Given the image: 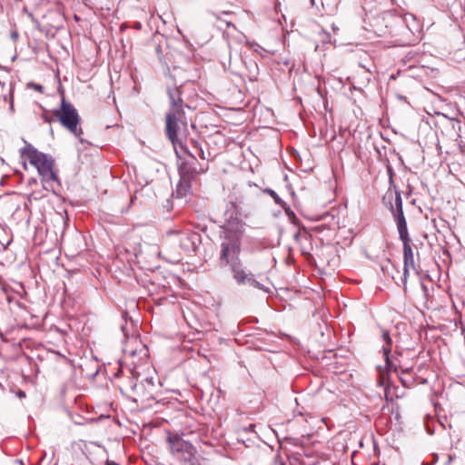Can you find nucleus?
<instances>
[{
    "mask_svg": "<svg viewBox=\"0 0 465 465\" xmlns=\"http://www.w3.org/2000/svg\"><path fill=\"white\" fill-rule=\"evenodd\" d=\"M226 226L220 244V266H228L233 281L239 286H250L265 291L263 284L256 275L249 271L240 258L242 251V234L244 223L241 220L240 206L236 202H230L225 212Z\"/></svg>",
    "mask_w": 465,
    "mask_h": 465,
    "instance_id": "obj_1",
    "label": "nucleus"
},
{
    "mask_svg": "<svg viewBox=\"0 0 465 465\" xmlns=\"http://www.w3.org/2000/svg\"><path fill=\"white\" fill-rule=\"evenodd\" d=\"M181 87L168 89L170 107L165 114V134L173 145L178 157H181L180 153L187 152V148L183 142V134L187 131L188 126L184 108H190L183 104L181 97Z\"/></svg>",
    "mask_w": 465,
    "mask_h": 465,
    "instance_id": "obj_2",
    "label": "nucleus"
},
{
    "mask_svg": "<svg viewBox=\"0 0 465 465\" xmlns=\"http://www.w3.org/2000/svg\"><path fill=\"white\" fill-rule=\"evenodd\" d=\"M382 203L391 212L397 224L400 239L402 242L404 268L401 282L405 287L410 270L416 271V268L411 240L408 232L407 222L402 210L401 192L389 189L382 197Z\"/></svg>",
    "mask_w": 465,
    "mask_h": 465,
    "instance_id": "obj_3",
    "label": "nucleus"
},
{
    "mask_svg": "<svg viewBox=\"0 0 465 465\" xmlns=\"http://www.w3.org/2000/svg\"><path fill=\"white\" fill-rule=\"evenodd\" d=\"M24 142L25 146L19 151L21 158L28 160L36 168L44 189L56 193L61 188V183L54 170V159L51 155L38 151L26 141Z\"/></svg>",
    "mask_w": 465,
    "mask_h": 465,
    "instance_id": "obj_4",
    "label": "nucleus"
},
{
    "mask_svg": "<svg viewBox=\"0 0 465 465\" xmlns=\"http://www.w3.org/2000/svg\"><path fill=\"white\" fill-rule=\"evenodd\" d=\"M58 92L61 95V103L59 108L53 110V115L63 127L80 138L79 142L82 147L77 149L78 159L82 163H84V161L87 159V153H85L84 140L80 137L83 134V129L80 125L81 118L74 106L65 99L64 90L59 88Z\"/></svg>",
    "mask_w": 465,
    "mask_h": 465,
    "instance_id": "obj_5",
    "label": "nucleus"
},
{
    "mask_svg": "<svg viewBox=\"0 0 465 465\" xmlns=\"http://www.w3.org/2000/svg\"><path fill=\"white\" fill-rule=\"evenodd\" d=\"M166 242L173 245H178L183 252H193L201 242V236L192 231H175L168 233Z\"/></svg>",
    "mask_w": 465,
    "mask_h": 465,
    "instance_id": "obj_6",
    "label": "nucleus"
},
{
    "mask_svg": "<svg viewBox=\"0 0 465 465\" xmlns=\"http://www.w3.org/2000/svg\"><path fill=\"white\" fill-rule=\"evenodd\" d=\"M166 441L171 453L178 457L193 447L190 441L183 440V436L177 432L168 431Z\"/></svg>",
    "mask_w": 465,
    "mask_h": 465,
    "instance_id": "obj_7",
    "label": "nucleus"
},
{
    "mask_svg": "<svg viewBox=\"0 0 465 465\" xmlns=\"http://www.w3.org/2000/svg\"><path fill=\"white\" fill-rule=\"evenodd\" d=\"M185 153L189 154L191 160H185L180 163L178 168L180 177L193 180L197 174L205 173L206 169H198L195 166L196 156L194 154L188 151Z\"/></svg>",
    "mask_w": 465,
    "mask_h": 465,
    "instance_id": "obj_8",
    "label": "nucleus"
},
{
    "mask_svg": "<svg viewBox=\"0 0 465 465\" xmlns=\"http://www.w3.org/2000/svg\"><path fill=\"white\" fill-rule=\"evenodd\" d=\"M123 351L125 356L131 358H134L139 355L142 359L147 356V350L145 346L138 340L137 337H132L130 341L124 344Z\"/></svg>",
    "mask_w": 465,
    "mask_h": 465,
    "instance_id": "obj_9",
    "label": "nucleus"
},
{
    "mask_svg": "<svg viewBox=\"0 0 465 465\" xmlns=\"http://www.w3.org/2000/svg\"><path fill=\"white\" fill-rule=\"evenodd\" d=\"M87 412V404L84 403V395H78L74 401V407L70 413L72 420L77 425H84L86 418L84 413Z\"/></svg>",
    "mask_w": 465,
    "mask_h": 465,
    "instance_id": "obj_10",
    "label": "nucleus"
},
{
    "mask_svg": "<svg viewBox=\"0 0 465 465\" xmlns=\"http://www.w3.org/2000/svg\"><path fill=\"white\" fill-rule=\"evenodd\" d=\"M381 338L384 341V345L382 346V351L385 358V362L389 370H394L398 371V366L395 365L391 360L390 353L391 351L392 340L391 338L390 332L386 330H381Z\"/></svg>",
    "mask_w": 465,
    "mask_h": 465,
    "instance_id": "obj_11",
    "label": "nucleus"
},
{
    "mask_svg": "<svg viewBox=\"0 0 465 465\" xmlns=\"http://www.w3.org/2000/svg\"><path fill=\"white\" fill-rule=\"evenodd\" d=\"M92 358L94 361H95L94 366V373L93 374L94 377H102L104 381H106V377L104 372H102V368L104 364V361L107 359L105 353L104 351H98L93 348H90Z\"/></svg>",
    "mask_w": 465,
    "mask_h": 465,
    "instance_id": "obj_12",
    "label": "nucleus"
},
{
    "mask_svg": "<svg viewBox=\"0 0 465 465\" xmlns=\"http://www.w3.org/2000/svg\"><path fill=\"white\" fill-rule=\"evenodd\" d=\"M183 465H202L197 458V450L193 446L189 450L179 456Z\"/></svg>",
    "mask_w": 465,
    "mask_h": 465,
    "instance_id": "obj_13",
    "label": "nucleus"
},
{
    "mask_svg": "<svg viewBox=\"0 0 465 465\" xmlns=\"http://www.w3.org/2000/svg\"><path fill=\"white\" fill-rule=\"evenodd\" d=\"M44 21L45 22L46 25L55 29L62 27L63 24V18L61 15L56 12H52L45 15Z\"/></svg>",
    "mask_w": 465,
    "mask_h": 465,
    "instance_id": "obj_14",
    "label": "nucleus"
},
{
    "mask_svg": "<svg viewBox=\"0 0 465 465\" xmlns=\"http://www.w3.org/2000/svg\"><path fill=\"white\" fill-rule=\"evenodd\" d=\"M172 56L173 58V64L174 68H183L184 65L190 63L189 55H185L180 51H173Z\"/></svg>",
    "mask_w": 465,
    "mask_h": 465,
    "instance_id": "obj_15",
    "label": "nucleus"
},
{
    "mask_svg": "<svg viewBox=\"0 0 465 465\" xmlns=\"http://www.w3.org/2000/svg\"><path fill=\"white\" fill-rule=\"evenodd\" d=\"M192 181L190 179H185L180 177V181L177 184L176 193L178 197L186 196L192 188Z\"/></svg>",
    "mask_w": 465,
    "mask_h": 465,
    "instance_id": "obj_16",
    "label": "nucleus"
},
{
    "mask_svg": "<svg viewBox=\"0 0 465 465\" xmlns=\"http://www.w3.org/2000/svg\"><path fill=\"white\" fill-rule=\"evenodd\" d=\"M411 368L402 369L400 375L401 382L406 388H409L415 383L414 378L411 376Z\"/></svg>",
    "mask_w": 465,
    "mask_h": 465,
    "instance_id": "obj_17",
    "label": "nucleus"
},
{
    "mask_svg": "<svg viewBox=\"0 0 465 465\" xmlns=\"http://www.w3.org/2000/svg\"><path fill=\"white\" fill-rule=\"evenodd\" d=\"M392 371H395L393 369L389 370L387 366H386V371H384V370L380 371L379 378L377 381L379 386L387 387L389 385V381H390L389 372Z\"/></svg>",
    "mask_w": 465,
    "mask_h": 465,
    "instance_id": "obj_18",
    "label": "nucleus"
},
{
    "mask_svg": "<svg viewBox=\"0 0 465 465\" xmlns=\"http://www.w3.org/2000/svg\"><path fill=\"white\" fill-rule=\"evenodd\" d=\"M264 193H267L268 195H270L274 200L276 204H278L280 206H283L284 205L285 203L279 197L277 193L275 191H273L272 189L266 188L264 190Z\"/></svg>",
    "mask_w": 465,
    "mask_h": 465,
    "instance_id": "obj_19",
    "label": "nucleus"
},
{
    "mask_svg": "<svg viewBox=\"0 0 465 465\" xmlns=\"http://www.w3.org/2000/svg\"><path fill=\"white\" fill-rule=\"evenodd\" d=\"M192 143L193 145V148L196 150V154H194V155L204 160L206 158L205 154H204V151L200 146V144L196 141H193V140H192Z\"/></svg>",
    "mask_w": 465,
    "mask_h": 465,
    "instance_id": "obj_20",
    "label": "nucleus"
},
{
    "mask_svg": "<svg viewBox=\"0 0 465 465\" xmlns=\"http://www.w3.org/2000/svg\"><path fill=\"white\" fill-rule=\"evenodd\" d=\"M27 86L29 88H32V89L41 93V94L44 93L45 87L42 84H36L34 82H30V83H28Z\"/></svg>",
    "mask_w": 465,
    "mask_h": 465,
    "instance_id": "obj_21",
    "label": "nucleus"
},
{
    "mask_svg": "<svg viewBox=\"0 0 465 465\" xmlns=\"http://www.w3.org/2000/svg\"><path fill=\"white\" fill-rule=\"evenodd\" d=\"M42 117L44 121L48 124H51L53 121H56L53 115V112L51 113V115H48L46 113H45L43 114Z\"/></svg>",
    "mask_w": 465,
    "mask_h": 465,
    "instance_id": "obj_22",
    "label": "nucleus"
},
{
    "mask_svg": "<svg viewBox=\"0 0 465 465\" xmlns=\"http://www.w3.org/2000/svg\"><path fill=\"white\" fill-rule=\"evenodd\" d=\"M155 53L157 54V57L160 61H163V49H162V46L160 45H157L155 46Z\"/></svg>",
    "mask_w": 465,
    "mask_h": 465,
    "instance_id": "obj_23",
    "label": "nucleus"
},
{
    "mask_svg": "<svg viewBox=\"0 0 465 465\" xmlns=\"http://www.w3.org/2000/svg\"><path fill=\"white\" fill-rule=\"evenodd\" d=\"M81 442H83V441L81 440L80 442L73 443L72 448L74 451L80 450L84 453V450L82 449Z\"/></svg>",
    "mask_w": 465,
    "mask_h": 465,
    "instance_id": "obj_24",
    "label": "nucleus"
},
{
    "mask_svg": "<svg viewBox=\"0 0 465 465\" xmlns=\"http://www.w3.org/2000/svg\"><path fill=\"white\" fill-rule=\"evenodd\" d=\"M391 360L392 361V362L398 366V371L401 370L402 371L403 366L401 364V362L399 361L398 358L396 357H391Z\"/></svg>",
    "mask_w": 465,
    "mask_h": 465,
    "instance_id": "obj_25",
    "label": "nucleus"
},
{
    "mask_svg": "<svg viewBox=\"0 0 465 465\" xmlns=\"http://www.w3.org/2000/svg\"><path fill=\"white\" fill-rule=\"evenodd\" d=\"M231 14H232V12H230V11H223V12H222L221 14H215V13H213V16H215V18H216V19H218V20H220V19H221V15H231Z\"/></svg>",
    "mask_w": 465,
    "mask_h": 465,
    "instance_id": "obj_26",
    "label": "nucleus"
},
{
    "mask_svg": "<svg viewBox=\"0 0 465 465\" xmlns=\"http://www.w3.org/2000/svg\"><path fill=\"white\" fill-rule=\"evenodd\" d=\"M74 19L76 22H78V21L82 20V18H81V17L79 16V15H77V14H74Z\"/></svg>",
    "mask_w": 465,
    "mask_h": 465,
    "instance_id": "obj_27",
    "label": "nucleus"
},
{
    "mask_svg": "<svg viewBox=\"0 0 465 465\" xmlns=\"http://www.w3.org/2000/svg\"><path fill=\"white\" fill-rule=\"evenodd\" d=\"M452 459H453V458H452V456H451V455H449L448 465L451 462Z\"/></svg>",
    "mask_w": 465,
    "mask_h": 465,
    "instance_id": "obj_28",
    "label": "nucleus"
},
{
    "mask_svg": "<svg viewBox=\"0 0 465 465\" xmlns=\"http://www.w3.org/2000/svg\"><path fill=\"white\" fill-rule=\"evenodd\" d=\"M108 417H109V415H107V414L106 415L105 414H101L99 418L101 419V418H108Z\"/></svg>",
    "mask_w": 465,
    "mask_h": 465,
    "instance_id": "obj_29",
    "label": "nucleus"
},
{
    "mask_svg": "<svg viewBox=\"0 0 465 465\" xmlns=\"http://www.w3.org/2000/svg\"><path fill=\"white\" fill-rule=\"evenodd\" d=\"M25 392H24V391H20V392H19V396H20V397H25Z\"/></svg>",
    "mask_w": 465,
    "mask_h": 465,
    "instance_id": "obj_30",
    "label": "nucleus"
},
{
    "mask_svg": "<svg viewBox=\"0 0 465 465\" xmlns=\"http://www.w3.org/2000/svg\"><path fill=\"white\" fill-rule=\"evenodd\" d=\"M226 25H227L228 27L232 25V24L231 22H228V21H226Z\"/></svg>",
    "mask_w": 465,
    "mask_h": 465,
    "instance_id": "obj_31",
    "label": "nucleus"
},
{
    "mask_svg": "<svg viewBox=\"0 0 465 465\" xmlns=\"http://www.w3.org/2000/svg\"><path fill=\"white\" fill-rule=\"evenodd\" d=\"M96 420L94 418H89V421Z\"/></svg>",
    "mask_w": 465,
    "mask_h": 465,
    "instance_id": "obj_32",
    "label": "nucleus"
},
{
    "mask_svg": "<svg viewBox=\"0 0 465 465\" xmlns=\"http://www.w3.org/2000/svg\"><path fill=\"white\" fill-rule=\"evenodd\" d=\"M10 106L13 108V100L11 101Z\"/></svg>",
    "mask_w": 465,
    "mask_h": 465,
    "instance_id": "obj_33",
    "label": "nucleus"
},
{
    "mask_svg": "<svg viewBox=\"0 0 465 465\" xmlns=\"http://www.w3.org/2000/svg\"><path fill=\"white\" fill-rule=\"evenodd\" d=\"M0 84L4 85V84H2L1 82H0Z\"/></svg>",
    "mask_w": 465,
    "mask_h": 465,
    "instance_id": "obj_34",
    "label": "nucleus"
}]
</instances>
